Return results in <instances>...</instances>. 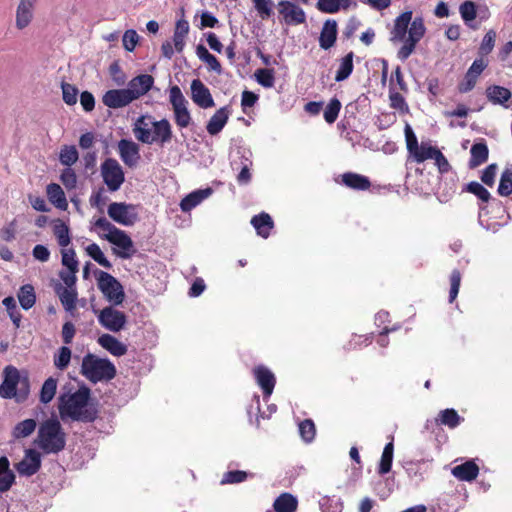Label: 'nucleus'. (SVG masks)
Listing matches in <instances>:
<instances>
[{
	"label": "nucleus",
	"mask_w": 512,
	"mask_h": 512,
	"mask_svg": "<svg viewBox=\"0 0 512 512\" xmlns=\"http://www.w3.org/2000/svg\"><path fill=\"white\" fill-rule=\"evenodd\" d=\"M59 400L62 419L67 416L73 421L92 423L98 418V404L90 402L91 389L85 384L68 396L62 395Z\"/></svg>",
	"instance_id": "1"
},
{
	"label": "nucleus",
	"mask_w": 512,
	"mask_h": 512,
	"mask_svg": "<svg viewBox=\"0 0 512 512\" xmlns=\"http://www.w3.org/2000/svg\"><path fill=\"white\" fill-rule=\"evenodd\" d=\"M30 377L26 370H18L8 365L3 371V381L0 385V397L14 399L16 403H24L30 395Z\"/></svg>",
	"instance_id": "2"
},
{
	"label": "nucleus",
	"mask_w": 512,
	"mask_h": 512,
	"mask_svg": "<svg viewBox=\"0 0 512 512\" xmlns=\"http://www.w3.org/2000/svg\"><path fill=\"white\" fill-rule=\"evenodd\" d=\"M35 444L45 454H57L64 450L66 433L57 418H49L40 424Z\"/></svg>",
	"instance_id": "3"
},
{
	"label": "nucleus",
	"mask_w": 512,
	"mask_h": 512,
	"mask_svg": "<svg viewBox=\"0 0 512 512\" xmlns=\"http://www.w3.org/2000/svg\"><path fill=\"white\" fill-rule=\"evenodd\" d=\"M95 226L108 233L104 235V238L117 246L121 250L113 249V253L122 259H129L135 253L134 243L130 236L123 230L117 228L105 217H100L95 221Z\"/></svg>",
	"instance_id": "4"
},
{
	"label": "nucleus",
	"mask_w": 512,
	"mask_h": 512,
	"mask_svg": "<svg viewBox=\"0 0 512 512\" xmlns=\"http://www.w3.org/2000/svg\"><path fill=\"white\" fill-rule=\"evenodd\" d=\"M116 373L114 364L107 358H99L92 353L83 357L81 374L92 383L110 381Z\"/></svg>",
	"instance_id": "5"
},
{
	"label": "nucleus",
	"mask_w": 512,
	"mask_h": 512,
	"mask_svg": "<svg viewBox=\"0 0 512 512\" xmlns=\"http://www.w3.org/2000/svg\"><path fill=\"white\" fill-rule=\"evenodd\" d=\"M98 289L111 304L118 306L125 300V292L122 284L108 272L96 269Z\"/></svg>",
	"instance_id": "6"
},
{
	"label": "nucleus",
	"mask_w": 512,
	"mask_h": 512,
	"mask_svg": "<svg viewBox=\"0 0 512 512\" xmlns=\"http://www.w3.org/2000/svg\"><path fill=\"white\" fill-rule=\"evenodd\" d=\"M103 182L110 192L118 191L125 181V174L119 162L114 158L105 159L100 167Z\"/></svg>",
	"instance_id": "7"
},
{
	"label": "nucleus",
	"mask_w": 512,
	"mask_h": 512,
	"mask_svg": "<svg viewBox=\"0 0 512 512\" xmlns=\"http://www.w3.org/2000/svg\"><path fill=\"white\" fill-rule=\"evenodd\" d=\"M170 103L176 125L180 128H187L192 123V117L187 108L188 101L177 85L172 86L170 89Z\"/></svg>",
	"instance_id": "8"
},
{
	"label": "nucleus",
	"mask_w": 512,
	"mask_h": 512,
	"mask_svg": "<svg viewBox=\"0 0 512 512\" xmlns=\"http://www.w3.org/2000/svg\"><path fill=\"white\" fill-rule=\"evenodd\" d=\"M137 205L126 202H112L108 206L109 217L118 224L132 226L139 220Z\"/></svg>",
	"instance_id": "9"
},
{
	"label": "nucleus",
	"mask_w": 512,
	"mask_h": 512,
	"mask_svg": "<svg viewBox=\"0 0 512 512\" xmlns=\"http://www.w3.org/2000/svg\"><path fill=\"white\" fill-rule=\"evenodd\" d=\"M98 321L107 330L119 332L125 327L127 316L124 312L113 308V306H107L99 311Z\"/></svg>",
	"instance_id": "10"
},
{
	"label": "nucleus",
	"mask_w": 512,
	"mask_h": 512,
	"mask_svg": "<svg viewBox=\"0 0 512 512\" xmlns=\"http://www.w3.org/2000/svg\"><path fill=\"white\" fill-rule=\"evenodd\" d=\"M278 12L287 25H299L306 21L305 11L295 3L282 0L278 2Z\"/></svg>",
	"instance_id": "11"
},
{
	"label": "nucleus",
	"mask_w": 512,
	"mask_h": 512,
	"mask_svg": "<svg viewBox=\"0 0 512 512\" xmlns=\"http://www.w3.org/2000/svg\"><path fill=\"white\" fill-rule=\"evenodd\" d=\"M41 454L35 449H27L23 459L15 465L20 476L31 477L41 468Z\"/></svg>",
	"instance_id": "12"
},
{
	"label": "nucleus",
	"mask_w": 512,
	"mask_h": 512,
	"mask_svg": "<svg viewBox=\"0 0 512 512\" xmlns=\"http://www.w3.org/2000/svg\"><path fill=\"white\" fill-rule=\"evenodd\" d=\"M191 98L200 108L207 109L215 105L210 90L200 79H194L191 82Z\"/></svg>",
	"instance_id": "13"
},
{
	"label": "nucleus",
	"mask_w": 512,
	"mask_h": 512,
	"mask_svg": "<svg viewBox=\"0 0 512 512\" xmlns=\"http://www.w3.org/2000/svg\"><path fill=\"white\" fill-rule=\"evenodd\" d=\"M105 106L118 109L127 106L134 101L132 92L128 89H111L108 90L102 98Z\"/></svg>",
	"instance_id": "14"
},
{
	"label": "nucleus",
	"mask_w": 512,
	"mask_h": 512,
	"mask_svg": "<svg viewBox=\"0 0 512 512\" xmlns=\"http://www.w3.org/2000/svg\"><path fill=\"white\" fill-rule=\"evenodd\" d=\"M121 160L128 167H134L140 159L139 146L132 140L121 139L118 142Z\"/></svg>",
	"instance_id": "15"
},
{
	"label": "nucleus",
	"mask_w": 512,
	"mask_h": 512,
	"mask_svg": "<svg viewBox=\"0 0 512 512\" xmlns=\"http://www.w3.org/2000/svg\"><path fill=\"white\" fill-rule=\"evenodd\" d=\"M154 78L149 74H141L132 78L128 83V90L132 92L133 99H139L153 87Z\"/></svg>",
	"instance_id": "16"
},
{
	"label": "nucleus",
	"mask_w": 512,
	"mask_h": 512,
	"mask_svg": "<svg viewBox=\"0 0 512 512\" xmlns=\"http://www.w3.org/2000/svg\"><path fill=\"white\" fill-rule=\"evenodd\" d=\"M254 376L257 384L263 391L264 397H269L272 394L276 383L274 374L267 367L259 365L254 369Z\"/></svg>",
	"instance_id": "17"
},
{
	"label": "nucleus",
	"mask_w": 512,
	"mask_h": 512,
	"mask_svg": "<svg viewBox=\"0 0 512 512\" xmlns=\"http://www.w3.org/2000/svg\"><path fill=\"white\" fill-rule=\"evenodd\" d=\"M412 20V11H405L401 13L394 21L393 29L391 30L390 41L397 43L404 41L408 33V26Z\"/></svg>",
	"instance_id": "18"
},
{
	"label": "nucleus",
	"mask_w": 512,
	"mask_h": 512,
	"mask_svg": "<svg viewBox=\"0 0 512 512\" xmlns=\"http://www.w3.org/2000/svg\"><path fill=\"white\" fill-rule=\"evenodd\" d=\"M36 0H20L16 10V27L19 30L26 28L33 19V9Z\"/></svg>",
	"instance_id": "19"
},
{
	"label": "nucleus",
	"mask_w": 512,
	"mask_h": 512,
	"mask_svg": "<svg viewBox=\"0 0 512 512\" xmlns=\"http://www.w3.org/2000/svg\"><path fill=\"white\" fill-rule=\"evenodd\" d=\"M151 125L153 128L152 138L154 139V142L159 143L161 146H163L164 144L169 143L172 140V127L170 122L166 118H163L158 121H152Z\"/></svg>",
	"instance_id": "20"
},
{
	"label": "nucleus",
	"mask_w": 512,
	"mask_h": 512,
	"mask_svg": "<svg viewBox=\"0 0 512 512\" xmlns=\"http://www.w3.org/2000/svg\"><path fill=\"white\" fill-rule=\"evenodd\" d=\"M337 22L333 19H328L324 22L320 37L319 45L322 49L328 50L334 46L337 40Z\"/></svg>",
	"instance_id": "21"
},
{
	"label": "nucleus",
	"mask_w": 512,
	"mask_h": 512,
	"mask_svg": "<svg viewBox=\"0 0 512 512\" xmlns=\"http://www.w3.org/2000/svg\"><path fill=\"white\" fill-rule=\"evenodd\" d=\"M479 467L473 460H468L452 468V475L460 481L471 482L477 478Z\"/></svg>",
	"instance_id": "22"
},
{
	"label": "nucleus",
	"mask_w": 512,
	"mask_h": 512,
	"mask_svg": "<svg viewBox=\"0 0 512 512\" xmlns=\"http://www.w3.org/2000/svg\"><path fill=\"white\" fill-rule=\"evenodd\" d=\"M470 154L471 157L468 162L470 169H475L484 164L489 157V149L485 140L481 139L479 142L474 143L471 147Z\"/></svg>",
	"instance_id": "23"
},
{
	"label": "nucleus",
	"mask_w": 512,
	"mask_h": 512,
	"mask_svg": "<svg viewBox=\"0 0 512 512\" xmlns=\"http://www.w3.org/2000/svg\"><path fill=\"white\" fill-rule=\"evenodd\" d=\"M16 476L10 469V462L6 456L0 457V493H5L15 484Z\"/></svg>",
	"instance_id": "24"
},
{
	"label": "nucleus",
	"mask_w": 512,
	"mask_h": 512,
	"mask_svg": "<svg viewBox=\"0 0 512 512\" xmlns=\"http://www.w3.org/2000/svg\"><path fill=\"white\" fill-rule=\"evenodd\" d=\"M98 343L113 356L120 357L127 353V346L110 334H102L98 338Z\"/></svg>",
	"instance_id": "25"
},
{
	"label": "nucleus",
	"mask_w": 512,
	"mask_h": 512,
	"mask_svg": "<svg viewBox=\"0 0 512 512\" xmlns=\"http://www.w3.org/2000/svg\"><path fill=\"white\" fill-rule=\"evenodd\" d=\"M229 114L230 112L227 106L218 109L206 125L207 132L210 135L220 133L229 119Z\"/></svg>",
	"instance_id": "26"
},
{
	"label": "nucleus",
	"mask_w": 512,
	"mask_h": 512,
	"mask_svg": "<svg viewBox=\"0 0 512 512\" xmlns=\"http://www.w3.org/2000/svg\"><path fill=\"white\" fill-rule=\"evenodd\" d=\"M211 194V188L193 191L181 200L180 208L183 212H189Z\"/></svg>",
	"instance_id": "27"
},
{
	"label": "nucleus",
	"mask_w": 512,
	"mask_h": 512,
	"mask_svg": "<svg viewBox=\"0 0 512 512\" xmlns=\"http://www.w3.org/2000/svg\"><path fill=\"white\" fill-rule=\"evenodd\" d=\"M489 102L494 105H504L511 98L512 94L508 88L499 85H490L485 91Z\"/></svg>",
	"instance_id": "28"
},
{
	"label": "nucleus",
	"mask_w": 512,
	"mask_h": 512,
	"mask_svg": "<svg viewBox=\"0 0 512 512\" xmlns=\"http://www.w3.org/2000/svg\"><path fill=\"white\" fill-rule=\"evenodd\" d=\"M298 508V499L291 493H281L273 503L275 512H296Z\"/></svg>",
	"instance_id": "29"
},
{
	"label": "nucleus",
	"mask_w": 512,
	"mask_h": 512,
	"mask_svg": "<svg viewBox=\"0 0 512 512\" xmlns=\"http://www.w3.org/2000/svg\"><path fill=\"white\" fill-rule=\"evenodd\" d=\"M49 201L58 209L66 210L68 202L61 186L56 183H50L46 188Z\"/></svg>",
	"instance_id": "30"
},
{
	"label": "nucleus",
	"mask_w": 512,
	"mask_h": 512,
	"mask_svg": "<svg viewBox=\"0 0 512 512\" xmlns=\"http://www.w3.org/2000/svg\"><path fill=\"white\" fill-rule=\"evenodd\" d=\"M342 182L349 188L359 191L368 190L371 182L368 177L361 174L347 172L342 175Z\"/></svg>",
	"instance_id": "31"
},
{
	"label": "nucleus",
	"mask_w": 512,
	"mask_h": 512,
	"mask_svg": "<svg viewBox=\"0 0 512 512\" xmlns=\"http://www.w3.org/2000/svg\"><path fill=\"white\" fill-rule=\"evenodd\" d=\"M251 224L256 229L257 234L263 238H267L273 228V220L271 216L265 212L253 216Z\"/></svg>",
	"instance_id": "32"
},
{
	"label": "nucleus",
	"mask_w": 512,
	"mask_h": 512,
	"mask_svg": "<svg viewBox=\"0 0 512 512\" xmlns=\"http://www.w3.org/2000/svg\"><path fill=\"white\" fill-rule=\"evenodd\" d=\"M462 421H464V418L460 417L453 408L441 410L435 419L437 425H445L451 429L456 428Z\"/></svg>",
	"instance_id": "33"
},
{
	"label": "nucleus",
	"mask_w": 512,
	"mask_h": 512,
	"mask_svg": "<svg viewBox=\"0 0 512 512\" xmlns=\"http://www.w3.org/2000/svg\"><path fill=\"white\" fill-rule=\"evenodd\" d=\"M437 151L436 146H432L430 142L422 141L416 151L408 156V159L411 158L416 163H423L428 159H433Z\"/></svg>",
	"instance_id": "34"
},
{
	"label": "nucleus",
	"mask_w": 512,
	"mask_h": 512,
	"mask_svg": "<svg viewBox=\"0 0 512 512\" xmlns=\"http://www.w3.org/2000/svg\"><path fill=\"white\" fill-rule=\"evenodd\" d=\"M55 292L66 311H72L76 307L77 292L63 287L60 283L55 286Z\"/></svg>",
	"instance_id": "35"
},
{
	"label": "nucleus",
	"mask_w": 512,
	"mask_h": 512,
	"mask_svg": "<svg viewBox=\"0 0 512 512\" xmlns=\"http://www.w3.org/2000/svg\"><path fill=\"white\" fill-rule=\"evenodd\" d=\"M196 55L201 61L208 65L209 70L214 71L218 75L222 73V66L220 62L213 54L208 51V49L203 44L197 45Z\"/></svg>",
	"instance_id": "36"
},
{
	"label": "nucleus",
	"mask_w": 512,
	"mask_h": 512,
	"mask_svg": "<svg viewBox=\"0 0 512 512\" xmlns=\"http://www.w3.org/2000/svg\"><path fill=\"white\" fill-rule=\"evenodd\" d=\"M353 57L354 53L350 51L340 61V65L335 74V81L342 82L346 80L353 72Z\"/></svg>",
	"instance_id": "37"
},
{
	"label": "nucleus",
	"mask_w": 512,
	"mask_h": 512,
	"mask_svg": "<svg viewBox=\"0 0 512 512\" xmlns=\"http://www.w3.org/2000/svg\"><path fill=\"white\" fill-rule=\"evenodd\" d=\"M18 300L20 306L24 310H29L32 308L36 302V295L34 291V287L31 284H25L20 287L18 291Z\"/></svg>",
	"instance_id": "38"
},
{
	"label": "nucleus",
	"mask_w": 512,
	"mask_h": 512,
	"mask_svg": "<svg viewBox=\"0 0 512 512\" xmlns=\"http://www.w3.org/2000/svg\"><path fill=\"white\" fill-rule=\"evenodd\" d=\"M53 223V234L57 238L58 244L61 247H67L71 242L69 227L61 219H56Z\"/></svg>",
	"instance_id": "39"
},
{
	"label": "nucleus",
	"mask_w": 512,
	"mask_h": 512,
	"mask_svg": "<svg viewBox=\"0 0 512 512\" xmlns=\"http://www.w3.org/2000/svg\"><path fill=\"white\" fill-rule=\"evenodd\" d=\"M146 119L145 116H140L133 127V132L138 141L144 144H152L154 143V139L152 138V133L149 128V124H145V127L141 126V123Z\"/></svg>",
	"instance_id": "40"
},
{
	"label": "nucleus",
	"mask_w": 512,
	"mask_h": 512,
	"mask_svg": "<svg viewBox=\"0 0 512 512\" xmlns=\"http://www.w3.org/2000/svg\"><path fill=\"white\" fill-rule=\"evenodd\" d=\"M393 453H394V445H393V442L391 441L385 445L383 452H382L381 460L379 463V469H378V473L380 475H385L388 472H390L391 467H392V462H393Z\"/></svg>",
	"instance_id": "41"
},
{
	"label": "nucleus",
	"mask_w": 512,
	"mask_h": 512,
	"mask_svg": "<svg viewBox=\"0 0 512 512\" xmlns=\"http://www.w3.org/2000/svg\"><path fill=\"white\" fill-rule=\"evenodd\" d=\"M37 422L35 419H25L16 424L13 429V437L16 439L26 438L30 436L36 429Z\"/></svg>",
	"instance_id": "42"
},
{
	"label": "nucleus",
	"mask_w": 512,
	"mask_h": 512,
	"mask_svg": "<svg viewBox=\"0 0 512 512\" xmlns=\"http://www.w3.org/2000/svg\"><path fill=\"white\" fill-rule=\"evenodd\" d=\"M463 192H468L475 195L480 201L488 203L491 199L490 192L479 182L471 181L467 183L463 189Z\"/></svg>",
	"instance_id": "43"
},
{
	"label": "nucleus",
	"mask_w": 512,
	"mask_h": 512,
	"mask_svg": "<svg viewBox=\"0 0 512 512\" xmlns=\"http://www.w3.org/2000/svg\"><path fill=\"white\" fill-rule=\"evenodd\" d=\"M79 158L78 151L74 145H64L59 153V161L66 167H71Z\"/></svg>",
	"instance_id": "44"
},
{
	"label": "nucleus",
	"mask_w": 512,
	"mask_h": 512,
	"mask_svg": "<svg viewBox=\"0 0 512 512\" xmlns=\"http://www.w3.org/2000/svg\"><path fill=\"white\" fill-rule=\"evenodd\" d=\"M57 389V379L49 377L43 383L40 390V402L43 404L49 403L55 396Z\"/></svg>",
	"instance_id": "45"
},
{
	"label": "nucleus",
	"mask_w": 512,
	"mask_h": 512,
	"mask_svg": "<svg viewBox=\"0 0 512 512\" xmlns=\"http://www.w3.org/2000/svg\"><path fill=\"white\" fill-rule=\"evenodd\" d=\"M476 8V4L470 0L464 1L459 7V12L463 21L471 28H476L471 24V21L475 20L477 16Z\"/></svg>",
	"instance_id": "46"
},
{
	"label": "nucleus",
	"mask_w": 512,
	"mask_h": 512,
	"mask_svg": "<svg viewBox=\"0 0 512 512\" xmlns=\"http://www.w3.org/2000/svg\"><path fill=\"white\" fill-rule=\"evenodd\" d=\"M87 254L99 265L106 269L112 268V263L106 258L99 245L92 243L86 247Z\"/></svg>",
	"instance_id": "47"
},
{
	"label": "nucleus",
	"mask_w": 512,
	"mask_h": 512,
	"mask_svg": "<svg viewBox=\"0 0 512 512\" xmlns=\"http://www.w3.org/2000/svg\"><path fill=\"white\" fill-rule=\"evenodd\" d=\"M254 9L262 20H268L274 15L272 0H252Z\"/></svg>",
	"instance_id": "48"
},
{
	"label": "nucleus",
	"mask_w": 512,
	"mask_h": 512,
	"mask_svg": "<svg viewBox=\"0 0 512 512\" xmlns=\"http://www.w3.org/2000/svg\"><path fill=\"white\" fill-rule=\"evenodd\" d=\"M498 194L503 197H508L512 194V171L506 169L502 172L499 186H498Z\"/></svg>",
	"instance_id": "49"
},
{
	"label": "nucleus",
	"mask_w": 512,
	"mask_h": 512,
	"mask_svg": "<svg viewBox=\"0 0 512 512\" xmlns=\"http://www.w3.org/2000/svg\"><path fill=\"white\" fill-rule=\"evenodd\" d=\"M256 81L265 88H271L275 82L273 69L260 68L255 72Z\"/></svg>",
	"instance_id": "50"
},
{
	"label": "nucleus",
	"mask_w": 512,
	"mask_h": 512,
	"mask_svg": "<svg viewBox=\"0 0 512 512\" xmlns=\"http://www.w3.org/2000/svg\"><path fill=\"white\" fill-rule=\"evenodd\" d=\"M341 102L337 98H332L324 110V119L327 123H334L339 115Z\"/></svg>",
	"instance_id": "51"
},
{
	"label": "nucleus",
	"mask_w": 512,
	"mask_h": 512,
	"mask_svg": "<svg viewBox=\"0 0 512 512\" xmlns=\"http://www.w3.org/2000/svg\"><path fill=\"white\" fill-rule=\"evenodd\" d=\"M61 89L63 101L69 106L75 105L77 103V96L79 93L77 87L62 81Z\"/></svg>",
	"instance_id": "52"
},
{
	"label": "nucleus",
	"mask_w": 512,
	"mask_h": 512,
	"mask_svg": "<svg viewBox=\"0 0 512 512\" xmlns=\"http://www.w3.org/2000/svg\"><path fill=\"white\" fill-rule=\"evenodd\" d=\"M299 433L306 443L312 442L316 434L314 422L311 419L301 421L299 424Z\"/></svg>",
	"instance_id": "53"
},
{
	"label": "nucleus",
	"mask_w": 512,
	"mask_h": 512,
	"mask_svg": "<svg viewBox=\"0 0 512 512\" xmlns=\"http://www.w3.org/2000/svg\"><path fill=\"white\" fill-rule=\"evenodd\" d=\"M71 353V349L67 346L59 348L58 353L54 355V365L59 370L66 369L70 363Z\"/></svg>",
	"instance_id": "54"
},
{
	"label": "nucleus",
	"mask_w": 512,
	"mask_h": 512,
	"mask_svg": "<svg viewBox=\"0 0 512 512\" xmlns=\"http://www.w3.org/2000/svg\"><path fill=\"white\" fill-rule=\"evenodd\" d=\"M496 39V32L494 30H489L483 37L481 45L479 47V55L481 57L490 54L494 48Z\"/></svg>",
	"instance_id": "55"
},
{
	"label": "nucleus",
	"mask_w": 512,
	"mask_h": 512,
	"mask_svg": "<svg viewBox=\"0 0 512 512\" xmlns=\"http://www.w3.org/2000/svg\"><path fill=\"white\" fill-rule=\"evenodd\" d=\"M426 32V27L422 17H415L410 22V28L408 29V35L421 40Z\"/></svg>",
	"instance_id": "56"
},
{
	"label": "nucleus",
	"mask_w": 512,
	"mask_h": 512,
	"mask_svg": "<svg viewBox=\"0 0 512 512\" xmlns=\"http://www.w3.org/2000/svg\"><path fill=\"white\" fill-rule=\"evenodd\" d=\"M60 180L67 190L76 188L77 176L71 167H66L62 170Z\"/></svg>",
	"instance_id": "57"
},
{
	"label": "nucleus",
	"mask_w": 512,
	"mask_h": 512,
	"mask_svg": "<svg viewBox=\"0 0 512 512\" xmlns=\"http://www.w3.org/2000/svg\"><path fill=\"white\" fill-rule=\"evenodd\" d=\"M404 133L406 140V148L409 156L414 151H416V149L419 147V143L416 134L414 133L412 127L408 123H406L405 125Z\"/></svg>",
	"instance_id": "58"
},
{
	"label": "nucleus",
	"mask_w": 512,
	"mask_h": 512,
	"mask_svg": "<svg viewBox=\"0 0 512 512\" xmlns=\"http://www.w3.org/2000/svg\"><path fill=\"white\" fill-rule=\"evenodd\" d=\"M389 99L392 108L397 109L402 113L408 112L409 107L405 98L400 93L392 91V88L390 89Z\"/></svg>",
	"instance_id": "59"
},
{
	"label": "nucleus",
	"mask_w": 512,
	"mask_h": 512,
	"mask_svg": "<svg viewBox=\"0 0 512 512\" xmlns=\"http://www.w3.org/2000/svg\"><path fill=\"white\" fill-rule=\"evenodd\" d=\"M461 283V273L458 269H454L450 275V292H449V302L452 303L459 292Z\"/></svg>",
	"instance_id": "60"
},
{
	"label": "nucleus",
	"mask_w": 512,
	"mask_h": 512,
	"mask_svg": "<svg viewBox=\"0 0 512 512\" xmlns=\"http://www.w3.org/2000/svg\"><path fill=\"white\" fill-rule=\"evenodd\" d=\"M138 41H139V36L134 29H128L125 31V33L123 35V39H122L123 46H124L125 50H127L129 52L134 51Z\"/></svg>",
	"instance_id": "61"
},
{
	"label": "nucleus",
	"mask_w": 512,
	"mask_h": 512,
	"mask_svg": "<svg viewBox=\"0 0 512 512\" xmlns=\"http://www.w3.org/2000/svg\"><path fill=\"white\" fill-rule=\"evenodd\" d=\"M248 474L245 471L241 470H233L228 471L224 474L223 479L221 481L222 484H234V483H240L247 479Z\"/></svg>",
	"instance_id": "62"
},
{
	"label": "nucleus",
	"mask_w": 512,
	"mask_h": 512,
	"mask_svg": "<svg viewBox=\"0 0 512 512\" xmlns=\"http://www.w3.org/2000/svg\"><path fill=\"white\" fill-rule=\"evenodd\" d=\"M62 265L69 270L78 269V261L73 248L62 250Z\"/></svg>",
	"instance_id": "63"
},
{
	"label": "nucleus",
	"mask_w": 512,
	"mask_h": 512,
	"mask_svg": "<svg viewBox=\"0 0 512 512\" xmlns=\"http://www.w3.org/2000/svg\"><path fill=\"white\" fill-rule=\"evenodd\" d=\"M498 166L496 163L489 164L481 174V181L489 186L492 187L495 183V177L497 173Z\"/></svg>",
	"instance_id": "64"
}]
</instances>
